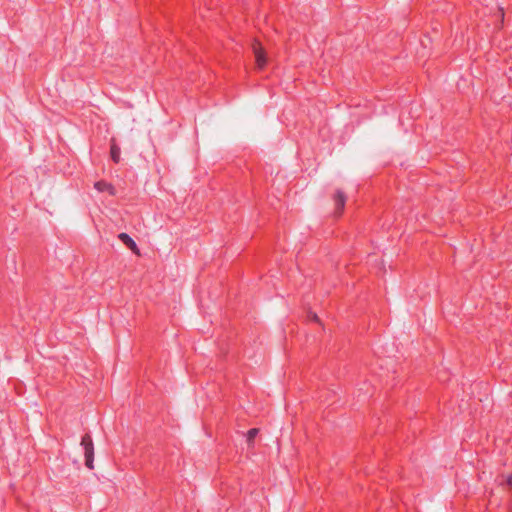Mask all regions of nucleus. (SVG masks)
Returning a JSON list of instances; mask_svg holds the SVG:
<instances>
[{
    "mask_svg": "<svg viewBox=\"0 0 512 512\" xmlns=\"http://www.w3.org/2000/svg\"><path fill=\"white\" fill-rule=\"evenodd\" d=\"M253 51L255 54L256 65L259 69H263L267 64V58L263 48L259 42H255L253 45Z\"/></svg>",
    "mask_w": 512,
    "mask_h": 512,
    "instance_id": "obj_2",
    "label": "nucleus"
},
{
    "mask_svg": "<svg viewBox=\"0 0 512 512\" xmlns=\"http://www.w3.org/2000/svg\"><path fill=\"white\" fill-rule=\"evenodd\" d=\"M310 318H311L312 320H314V321H317V322L319 321V318H318V316H317L315 313H312V314L310 315Z\"/></svg>",
    "mask_w": 512,
    "mask_h": 512,
    "instance_id": "obj_8",
    "label": "nucleus"
},
{
    "mask_svg": "<svg viewBox=\"0 0 512 512\" xmlns=\"http://www.w3.org/2000/svg\"><path fill=\"white\" fill-rule=\"evenodd\" d=\"M334 202H335V206H336L335 213L337 215H341L343 212V209L345 207L346 195L341 190H337L334 195Z\"/></svg>",
    "mask_w": 512,
    "mask_h": 512,
    "instance_id": "obj_3",
    "label": "nucleus"
},
{
    "mask_svg": "<svg viewBox=\"0 0 512 512\" xmlns=\"http://www.w3.org/2000/svg\"><path fill=\"white\" fill-rule=\"evenodd\" d=\"M110 154H111L112 160L115 163H119L121 150H120V147L118 145H116L114 142L111 144Z\"/></svg>",
    "mask_w": 512,
    "mask_h": 512,
    "instance_id": "obj_6",
    "label": "nucleus"
},
{
    "mask_svg": "<svg viewBox=\"0 0 512 512\" xmlns=\"http://www.w3.org/2000/svg\"><path fill=\"white\" fill-rule=\"evenodd\" d=\"M118 238L132 251L137 250V245L135 241L127 233H120L118 235Z\"/></svg>",
    "mask_w": 512,
    "mask_h": 512,
    "instance_id": "obj_5",
    "label": "nucleus"
},
{
    "mask_svg": "<svg viewBox=\"0 0 512 512\" xmlns=\"http://www.w3.org/2000/svg\"><path fill=\"white\" fill-rule=\"evenodd\" d=\"M258 434V429L257 428H252L250 429L248 432H247V441L250 443L254 440V438L257 436Z\"/></svg>",
    "mask_w": 512,
    "mask_h": 512,
    "instance_id": "obj_7",
    "label": "nucleus"
},
{
    "mask_svg": "<svg viewBox=\"0 0 512 512\" xmlns=\"http://www.w3.org/2000/svg\"><path fill=\"white\" fill-rule=\"evenodd\" d=\"M507 483L508 485L512 486V474L508 476Z\"/></svg>",
    "mask_w": 512,
    "mask_h": 512,
    "instance_id": "obj_9",
    "label": "nucleus"
},
{
    "mask_svg": "<svg viewBox=\"0 0 512 512\" xmlns=\"http://www.w3.org/2000/svg\"><path fill=\"white\" fill-rule=\"evenodd\" d=\"M81 446L83 447L84 450L85 465L87 466V468L93 469L94 445L92 438L89 434H85L82 436Z\"/></svg>",
    "mask_w": 512,
    "mask_h": 512,
    "instance_id": "obj_1",
    "label": "nucleus"
},
{
    "mask_svg": "<svg viewBox=\"0 0 512 512\" xmlns=\"http://www.w3.org/2000/svg\"><path fill=\"white\" fill-rule=\"evenodd\" d=\"M94 188L98 192H108L110 195L115 194V188L110 183H108L106 181H97L94 184Z\"/></svg>",
    "mask_w": 512,
    "mask_h": 512,
    "instance_id": "obj_4",
    "label": "nucleus"
}]
</instances>
